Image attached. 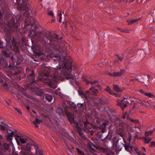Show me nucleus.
I'll use <instances>...</instances> for the list:
<instances>
[{
	"mask_svg": "<svg viewBox=\"0 0 155 155\" xmlns=\"http://www.w3.org/2000/svg\"><path fill=\"white\" fill-rule=\"evenodd\" d=\"M55 58L54 59L55 62L59 63V67L57 68H48L47 70L43 72L44 76L46 77L45 79V82L48 83L51 88L54 89L56 88L54 86L56 82L59 80H61V75L58 74L60 72L63 74L67 79H70L71 84L75 82V76L72 75L71 73V61L69 57L62 58L58 54H54L53 56Z\"/></svg>",
	"mask_w": 155,
	"mask_h": 155,
	"instance_id": "obj_1",
	"label": "nucleus"
},
{
	"mask_svg": "<svg viewBox=\"0 0 155 155\" xmlns=\"http://www.w3.org/2000/svg\"><path fill=\"white\" fill-rule=\"evenodd\" d=\"M15 139L18 145L21 144V143H25L21 145V148L25 150L20 152L22 155H29L31 152V145H35V142L28 137H24L19 136L15 137Z\"/></svg>",
	"mask_w": 155,
	"mask_h": 155,
	"instance_id": "obj_2",
	"label": "nucleus"
},
{
	"mask_svg": "<svg viewBox=\"0 0 155 155\" xmlns=\"http://www.w3.org/2000/svg\"><path fill=\"white\" fill-rule=\"evenodd\" d=\"M15 20L13 18H11L10 21L8 23L7 27L5 26L3 28L4 31H5L6 30L9 31H13L16 30L17 29V25L14 23Z\"/></svg>",
	"mask_w": 155,
	"mask_h": 155,
	"instance_id": "obj_3",
	"label": "nucleus"
},
{
	"mask_svg": "<svg viewBox=\"0 0 155 155\" xmlns=\"http://www.w3.org/2000/svg\"><path fill=\"white\" fill-rule=\"evenodd\" d=\"M4 146L6 150H8L10 153L13 154L14 155H19L15 152V149L12 143H4Z\"/></svg>",
	"mask_w": 155,
	"mask_h": 155,
	"instance_id": "obj_4",
	"label": "nucleus"
},
{
	"mask_svg": "<svg viewBox=\"0 0 155 155\" xmlns=\"http://www.w3.org/2000/svg\"><path fill=\"white\" fill-rule=\"evenodd\" d=\"M18 8L19 10H26V11L24 12V15L25 16H28L29 15V12L28 11V8L26 6H24L23 7L22 5L21 4H19L18 5Z\"/></svg>",
	"mask_w": 155,
	"mask_h": 155,
	"instance_id": "obj_5",
	"label": "nucleus"
},
{
	"mask_svg": "<svg viewBox=\"0 0 155 155\" xmlns=\"http://www.w3.org/2000/svg\"><path fill=\"white\" fill-rule=\"evenodd\" d=\"M33 20L32 18L31 17H28L25 20V27H26L30 25L31 27H32L35 24L33 22H32Z\"/></svg>",
	"mask_w": 155,
	"mask_h": 155,
	"instance_id": "obj_6",
	"label": "nucleus"
},
{
	"mask_svg": "<svg viewBox=\"0 0 155 155\" xmlns=\"http://www.w3.org/2000/svg\"><path fill=\"white\" fill-rule=\"evenodd\" d=\"M32 146H35V150L36 154L38 155H43V151L42 149L39 148L38 146L35 142V145Z\"/></svg>",
	"mask_w": 155,
	"mask_h": 155,
	"instance_id": "obj_7",
	"label": "nucleus"
},
{
	"mask_svg": "<svg viewBox=\"0 0 155 155\" xmlns=\"http://www.w3.org/2000/svg\"><path fill=\"white\" fill-rule=\"evenodd\" d=\"M124 70H122L119 72H114L113 73H109V75L112 77L121 76L124 74Z\"/></svg>",
	"mask_w": 155,
	"mask_h": 155,
	"instance_id": "obj_8",
	"label": "nucleus"
},
{
	"mask_svg": "<svg viewBox=\"0 0 155 155\" xmlns=\"http://www.w3.org/2000/svg\"><path fill=\"white\" fill-rule=\"evenodd\" d=\"M127 124L125 123H123L121 120H118L116 121L115 123V126L117 127H125L126 125Z\"/></svg>",
	"mask_w": 155,
	"mask_h": 155,
	"instance_id": "obj_9",
	"label": "nucleus"
},
{
	"mask_svg": "<svg viewBox=\"0 0 155 155\" xmlns=\"http://www.w3.org/2000/svg\"><path fill=\"white\" fill-rule=\"evenodd\" d=\"M128 97L126 98V97H124V100H117V105L120 106L122 108H124L127 107V105L124 103H123V102L124 100L128 98Z\"/></svg>",
	"mask_w": 155,
	"mask_h": 155,
	"instance_id": "obj_10",
	"label": "nucleus"
},
{
	"mask_svg": "<svg viewBox=\"0 0 155 155\" xmlns=\"http://www.w3.org/2000/svg\"><path fill=\"white\" fill-rule=\"evenodd\" d=\"M98 92V90L96 89L94 87L90 88L89 89V91H87V93H89V94H91L93 95L95 94Z\"/></svg>",
	"mask_w": 155,
	"mask_h": 155,
	"instance_id": "obj_11",
	"label": "nucleus"
},
{
	"mask_svg": "<svg viewBox=\"0 0 155 155\" xmlns=\"http://www.w3.org/2000/svg\"><path fill=\"white\" fill-rule=\"evenodd\" d=\"M113 89L115 91L117 92H122L123 91V89L120 88L117 85L113 84Z\"/></svg>",
	"mask_w": 155,
	"mask_h": 155,
	"instance_id": "obj_12",
	"label": "nucleus"
},
{
	"mask_svg": "<svg viewBox=\"0 0 155 155\" xmlns=\"http://www.w3.org/2000/svg\"><path fill=\"white\" fill-rule=\"evenodd\" d=\"M79 94L82 98H85V99H87L88 98L87 94H89V93H87V91L85 94H84V93L82 92H79Z\"/></svg>",
	"mask_w": 155,
	"mask_h": 155,
	"instance_id": "obj_13",
	"label": "nucleus"
},
{
	"mask_svg": "<svg viewBox=\"0 0 155 155\" xmlns=\"http://www.w3.org/2000/svg\"><path fill=\"white\" fill-rule=\"evenodd\" d=\"M42 122V120H40L37 118L36 119L35 121H33L32 122L35 125L36 127H38V126L37 125V124H39Z\"/></svg>",
	"mask_w": 155,
	"mask_h": 155,
	"instance_id": "obj_14",
	"label": "nucleus"
},
{
	"mask_svg": "<svg viewBox=\"0 0 155 155\" xmlns=\"http://www.w3.org/2000/svg\"><path fill=\"white\" fill-rule=\"evenodd\" d=\"M140 19H136L130 20H128L127 22L129 25H131L135 22L138 21Z\"/></svg>",
	"mask_w": 155,
	"mask_h": 155,
	"instance_id": "obj_15",
	"label": "nucleus"
},
{
	"mask_svg": "<svg viewBox=\"0 0 155 155\" xmlns=\"http://www.w3.org/2000/svg\"><path fill=\"white\" fill-rule=\"evenodd\" d=\"M14 136H15V132L14 131H12L11 133L8 134L7 138L8 140H12V137Z\"/></svg>",
	"mask_w": 155,
	"mask_h": 155,
	"instance_id": "obj_16",
	"label": "nucleus"
},
{
	"mask_svg": "<svg viewBox=\"0 0 155 155\" xmlns=\"http://www.w3.org/2000/svg\"><path fill=\"white\" fill-rule=\"evenodd\" d=\"M45 99L49 102H51L52 99V96L47 94L45 96Z\"/></svg>",
	"mask_w": 155,
	"mask_h": 155,
	"instance_id": "obj_17",
	"label": "nucleus"
},
{
	"mask_svg": "<svg viewBox=\"0 0 155 155\" xmlns=\"http://www.w3.org/2000/svg\"><path fill=\"white\" fill-rule=\"evenodd\" d=\"M83 79L84 81H85L86 82L87 84H88V83H90L91 84H93L97 83V81H93L89 82L85 78H84V77L83 78Z\"/></svg>",
	"mask_w": 155,
	"mask_h": 155,
	"instance_id": "obj_18",
	"label": "nucleus"
},
{
	"mask_svg": "<svg viewBox=\"0 0 155 155\" xmlns=\"http://www.w3.org/2000/svg\"><path fill=\"white\" fill-rule=\"evenodd\" d=\"M75 150L78 152V153L81 155H86V154L84 153L83 151H81L78 148H76Z\"/></svg>",
	"mask_w": 155,
	"mask_h": 155,
	"instance_id": "obj_19",
	"label": "nucleus"
},
{
	"mask_svg": "<svg viewBox=\"0 0 155 155\" xmlns=\"http://www.w3.org/2000/svg\"><path fill=\"white\" fill-rule=\"evenodd\" d=\"M2 51L3 54L6 57H8L9 56V52L8 51H6L5 50H2Z\"/></svg>",
	"mask_w": 155,
	"mask_h": 155,
	"instance_id": "obj_20",
	"label": "nucleus"
},
{
	"mask_svg": "<svg viewBox=\"0 0 155 155\" xmlns=\"http://www.w3.org/2000/svg\"><path fill=\"white\" fill-rule=\"evenodd\" d=\"M105 90L106 91L108 92L111 95L114 94V92L112 91L109 87H107Z\"/></svg>",
	"mask_w": 155,
	"mask_h": 155,
	"instance_id": "obj_21",
	"label": "nucleus"
},
{
	"mask_svg": "<svg viewBox=\"0 0 155 155\" xmlns=\"http://www.w3.org/2000/svg\"><path fill=\"white\" fill-rule=\"evenodd\" d=\"M144 143H148L151 141L152 138L150 137L148 138H144Z\"/></svg>",
	"mask_w": 155,
	"mask_h": 155,
	"instance_id": "obj_22",
	"label": "nucleus"
},
{
	"mask_svg": "<svg viewBox=\"0 0 155 155\" xmlns=\"http://www.w3.org/2000/svg\"><path fill=\"white\" fill-rule=\"evenodd\" d=\"M153 132V131H150L146 132L145 133V137H147L150 135H151L152 134Z\"/></svg>",
	"mask_w": 155,
	"mask_h": 155,
	"instance_id": "obj_23",
	"label": "nucleus"
},
{
	"mask_svg": "<svg viewBox=\"0 0 155 155\" xmlns=\"http://www.w3.org/2000/svg\"><path fill=\"white\" fill-rule=\"evenodd\" d=\"M58 16L59 17V21L61 22V20L62 19V13L61 12L60 10H58Z\"/></svg>",
	"mask_w": 155,
	"mask_h": 155,
	"instance_id": "obj_24",
	"label": "nucleus"
},
{
	"mask_svg": "<svg viewBox=\"0 0 155 155\" xmlns=\"http://www.w3.org/2000/svg\"><path fill=\"white\" fill-rule=\"evenodd\" d=\"M68 119L71 124L74 123V119L73 117L71 116H68Z\"/></svg>",
	"mask_w": 155,
	"mask_h": 155,
	"instance_id": "obj_25",
	"label": "nucleus"
},
{
	"mask_svg": "<svg viewBox=\"0 0 155 155\" xmlns=\"http://www.w3.org/2000/svg\"><path fill=\"white\" fill-rule=\"evenodd\" d=\"M31 73L30 74H29V77L30 78H31L33 79L34 78V71L32 70L31 71Z\"/></svg>",
	"mask_w": 155,
	"mask_h": 155,
	"instance_id": "obj_26",
	"label": "nucleus"
},
{
	"mask_svg": "<svg viewBox=\"0 0 155 155\" xmlns=\"http://www.w3.org/2000/svg\"><path fill=\"white\" fill-rule=\"evenodd\" d=\"M144 94L146 96H148L150 98H152L153 97H154V96L153 94H152L150 93H147L146 92V93H144Z\"/></svg>",
	"mask_w": 155,
	"mask_h": 155,
	"instance_id": "obj_27",
	"label": "nucleus"
},
{
	"mask_svg": "<svg viewBox=\"0 0 155 155\" xmlns=\"http://www.w3.org/2000/svg\"><path fill=\"white\" fill-rule=\"evenodd\" d=\"M12 45L14 46L15 48H17L18 47V43L17 42H16L14 39L12 41Z\"/></svg>",
	"mask_w": 155,
	"mask_h": 155,
	"instance_id": "obj_28",
	"label": "nucleus"
},
{
	"mask_svg": "<svg viewBox=\"0 0 155 155\" xmlns=\"http://www.w3.org/2000/svg\"><path fill=\"white\" fill-rule=\"evenodd\" d=\"M57 112L59 114L63 113L62 109L61 108H58L57 109Z\"/></svg>",
	"mask_w": 155,
	"mask_h": 155,
	"instance_id": "obj_29",
	"label": "nucleus"
},
{
	"mask_svg": "<svg viewBox=\"0 0 155 155\" xmlns=\"http://www.w3.org/2000/svg\"><path fill=\"white\" fill-rule=\"evenodd\" d=\"M100 128L102 129V133H104L106 131V128L105 127H103L102 126H100Z\"/></svg>",
	"mask_w": 155,
	"mask_h": 155,
	"instance_id": "obj_30",
	"label": "nucleus"
},
{
	"mask_svg": "<svg viewBox=\"0 0 155 155\" xmlns=\"http://www.w3.org/2000/svg\"><path fill=\"white\" fill-rule=\"evenodd\" d=\"M14 108L21 115H22V112L21 111V110L20 109H18L17 107H14Z\"/></svg>",
	"mask_w": 155,
	"mask_h": 155,
	"instance_id": "obj_31",
	"label": "nucleus"
},
{
	"mask_svg": "<svg viewBox=\"0 0 155 155\" xmlns=\"http://www.w3.org/2000/svg\"><path fill=\"white\" fill-rule=\"evenodd\" d=\"M144 103H145V105H145L148 107H151V105H150V104L148 102H146L145 101H144Z\"/></svg>",
	"mask_w": 155,
	"mask_h": 155,
	"instance_id": "obj_32",
	"label": "nucleus"
},
{
	"mask_svg": "<svg viewBox=\"0 0 155 155\" xmlns=\"http://www.w3.org/2000/svg\"><path fill=\"white\" fill-rule=\"evenodd\" d=\"M130 120L136 124L139 123V121L138 120H133L130 119Z\"/></svg>",
	"mask_w": 155,
	"mask_h": 155,
	"instance_id": "obj_33",
	"label": "nucleus"
},
{
	"mask_svg": "<svg viewBox=\"0 0 155 155\" xmlns=\"http://www.w3.org/2000/svg\"><path fill=\"white\" fill-rule=\"evenodd\" d=\"M6 127H5L2 125H0V129H1L2 130H6Z\"/></svg>",
	"mask_w": 155,
	"mask_h": 155,
	"instance_id": "obj_34",
	"label": "nucleus"
},
{
	"mask_svg": "<svg viewBox=\"0 0 155 155\" xmlns=\"http://www.w3.org/2000/svg\"><path fill=\"white\" fill-rule=\"evenodd\" d=\"M108 123L107 121H106L104 122L102 125H101L100 126H102L103 127H106V125L108 124Z\"/></svg>",
	"mask_w": 155,
	"mask_h": 155,
	"instance_id": "obj_35",
	"label": "nucleus"
},
{
	"mask_svg": "<svg viewBox=\"0 0 155 155\" xmlns=\"http://www.w3.org/2000/svg\"><path fill=\"white\" fill-rule=\"evenodd\" d=\"M125 148V150H129V145H128L127 144H125L124 145Z\"/></svg>",
	"mask_w": 155,
	"mask_h": 155,
	"instance_id": "obj_36",
	"label": "nucleus"
},
{
	"mask_svg": "<svg viewBox=\"0 0 155 155\" xmlns=\"http://www.w3.org/2000/svg\"><path fill=\"white\" fill-rule=\"evenodd\" d=\"M48 15H51L52 16V17H53V18H55V16L54 15V14L53 12L52 11H50L49 13H48Z\"/></svg>",
	"mask_w": 155,
	"mask_h": 155,
	"instance_id": "obj_37",
	"label": "nucleus"
},
{
	"mask_svg": "<svg viewBox=\"0 0 155 155\" xmlns=\"http://www.w3.org/2000/svg\"><path fill=\"white\" fill-rule=\"evenodd\" d=\"M119 135L123 138V140H124V141H125V140L124 138L125 137L124 134L123 133H122L119 134Z\"/></svg>",
	"mask_w": 155,
	"mask_h": 155,
	"instance_id": "obj_38",
	"label": "nucleus"
},
{
	"mask_svg": "<svg viewBox=\"0 0 155 155\" xmlns=\"http://www.w3.org/2000/svg\"><path fill=\"white\" fill-rule=\"evenodd\" d=\"M118 57L119 60L120 61H122L124 59V57L123 56H120L118 55Z\"/></svg>",
	"mask_w": 155,
	"mask_h": 155,
	"instance_id": "obj_39",
	"label": "nucleus"
},
{
	"mask_svg": "<svg viewBox=\"0 0 155 155\" xmlns=\"http://www.w3.org/2000/svg\"><path fill=\"white\" fill-rule=\"evenodd\" d=\"M8 37H9L8 38H6V41L7 42H8V43H9L10 41L11 40V36H10V35H9Z\"/></svg>",
	"mask_w": 155,
	"mask_h": 155,
	"instance_id": "obj_40",
	"label": "nucleus"
},
{
	"mask_svg": "<svg viewBox=\"0 0 155 155\" xmlns=\"http://www.w3.org/2000/svg\"><path fill=\"white\" fill-rule=\"evenodd\" d=\"M114 94H113L112 95L115 96L116 97H120L121 96V95L120 94H117L116 93L114 92Z\"/></svg>",
	"mask_w": 155,
	"mask_h": 155,
	"instance_id": "obj_41",
	"label": "nucleus"
},
{
	"mask_svg": "<svg viewBox=\"0 0 155 155\" xmlns=\"http://www.w3.org/2000/svg\"><path fill=\"white\" fill-rule=\"evenodd\" d=\"M132 137V136L131 135V134H129V137L128 138V140L129 142H130L131 141Z\"/></svg>",
	"mask_w": 155,
	"mask_h": 155,
	"instance_id": "obj_42",
	"label": "nucleus"
},
{
	"mask_svg": "<svg viewBox=\"0 0 155 155\" xmlns=\"http://www.w3.org/2000/svg\"><path fill=\"white\" fill-rule=\"evenodd\" d=\"M88 124V122H85L84 123V126L87 128L88 127V126H87V125Z\"/></svg>",
	"mask_w": 155,
	"mask_h": 155,
	"instance_id": "obj_43",
	"label": "nucleus"
},
{
	"mask_svg": "<svg viewBox=\"0 0 155 155\" xmlns=\"http://www.w3.org/2000/svg\"><path fill=\"white\" fill-rule=\"evenodd\" d=\"M3 86H4V87H5V88L6 89H7V87L8 88V84H7L6 83H5V84H4L3 85Z\"/></svg>",
	"mask_w": 155,
	"mask_h": 155,
	"instance_id": "obj_44",
	"label": "nucleus"
},
{
	"mask_svg": "<svg viewBox=\"0 0 155 155\" xmlns=\"http://www.w3.org/2000/svg\"><path fill=\"white\" fill-rule=\"evenodd\" d=\"M5 102L6 103V104L5 105L6 106H9L10 105V104L8 102H7V101H5Z\"/></svg>",
	"mask_w": 155,
	"mask_h": 155,
	"instance_id": "obj_45",
	"label": "nucleus"
},
{
	"mask_svg": "<svg viewBox=\"0 0 155 155\" xmlns=\"http://www.w3.org/2000/svg\"><path fill=\"white\" fill-rule=\"evenodd\" d=\"M83 105V104H78V107H81Z\"/></svg>",
	"mask_w": 155,
	"mask_h": 155,
	"instance_id": "obj_46",
	"label": "nucleus"
},
{
	"mask_svg": "<svg viewBox=\"0 0 155 155\" xmlns=\"http://www.w3.org/2000/svg\"><path fill=\"white\" fill-rule=\"evenodd\" d=\"M144 101H140V104L142 105H145V103H144Z\"/></svg>",
	"mask_w": 155,
	"mask_h": 155,
	"instance_id": "obj_47",
	"label": "nucleus"
},
{
	"mask_svg": "<svg viewBox=\"0 0 155 155\" xmlns=\"http://www.w3.org/2000/svg\"><path fill=\"white\" fill-rule=\"evenodd\" d=\"M44 38V37H43L42 39L39 38H38V41H43V39Z\"/></svg>",
	"mask_w": 155,
	"mask_h": 155,
	"instance_id": "obj_48",
	"label": "nucleus"
},
{
	"mask_svg": "<svg viewBox=\"0 0 155 155\" xmlns=\"http://www.w3.org/2000/svg\"><path fill=\"white\" fill-rule=\"evenodd\" d=\"M118 29L121 31L124 32V30L123 29H121V28H118Z\"/></svg>",
	"mask_w": 155,
	"mask_h": 155,
	"instance_id": "obj_49",
	"label": "nucleus"
},
{
	"mask_svg": "<svg viewBox=\"0 0 155 155\" xmlns=\"http://www.w3.org/2000/svg\"><path fill=\"white\" fill-rule=\"evenodd\" d=\"M131 132H133L134 131V130H133V129L132 127H131L130 128Z\"/></svg>",
	"mask_w": 155,
	"mask_h": 155,
	"instance_id": "obj_50",
	"label": "nucleus"
},
{
	"mask_svg": "<svg viewBox=\"0 0 155 155\" xmlns=\"http://www.w3.org/2000/svg\"><path fill=\"white\" fill-rule=\"evenodd\" d=\"M140 91L141 93H142L144 94V93L145 92L143 91L142 90H140Z\"/></svg>",
	"mask_w": 155,
	"mask_h": 155,
	"instance_id": "obj_51",
	"label": "nucleus"
},
{
	"mask_svg": "<svg viewBox=\"0 0 155 155\" xmlns=\"http://www.w3.org/2000/svg\"><path fill=\"white\" fill-rule=\"evenodd\" d=\"M149 146L150 147H153V145L152 144V142H151V143H150V144L149 145Z\"/></svg>",
	"mask_w": 155,
	"mask_h": 155,
	"instance_id": "obj_52",
	"label": "nucleus"
},
{
	"mask_svg": "<svg viewBox=\"0 0 155 155\" xmlns=\"http://www.w3.org/2000/svg\"><path fill=\"white\" fill-rule=\"evenodd\" d=\"M153 146L155 147V142H152Z\"/></svg>",
	"mask_w": 155,
	"mask_h": 155,
	"instance_id": "obj_53",
	"label": "nucleus"
},
{
	"mask_svg": "<svg viewBox=\"0 0 155 155\" xmlns=\"http://www.w3.org/2000/svg\"><path fill=\"white\" fill-rule=\"evenodd\" d=\"M2 42H1L0 41V47L1 48H2V47H1V45H2Z\"/></svg>",
	"mask_w": 155,
	"mask_h": 155,
	"instance_id": "obj_54",
	"label": "nucleus"
},
{
	"mask_svg": "<svg viewBox=\"0 0 155 155\" xmlns=\"http://www.w3.org/2000/svg\"><path fill=\"white\" fill-rule=\"evenodd\" d=\"M124 32H126V33H129V32L127 30H124Z\"/></svg>",
	"mask_w": 155,
	"mask_h": 155,
	"instance_id": "obj_55",
	"label": "nucleus"
},
{
	"mask_svg": "<svg viewBox=\"0 0 155 155\" xmlns=\"http://www.w3.org/2000/svg\"><path fill=\"white\" fill-rule=\"evenodd\" d=\"M20 2V0H17V3H19Z\"/></svg>",
	"mask_w": 155,
	"mask_h": 155,
	"instance_id": "obj_56",
	"label": "nucleus"
},
{
	"mask_svg": "<svg viewBox=\"0 0 155 155\" xmlns=\"http://www.w3.org/2000/svg\"><path fill=\"white\" fill-rule=\"evenodd\" d=\"M2 68V67L1 65V63H0V69H1Z\"/></svg>",
	"mask_w": 155,
	"mask_h": 155,
	"instance_id": "obj_57",
	"label": "nucleus"
},
{
	"mask_svg": "<svg viewBox=\"0 0 155 155\" xmlns=\"http://www.w3.org/2000/svg\"><path fill=\"white\" fill-rule=\"evenodd\" d=\"M147 77H148V78H150V75H147Z\"/></svg>",
	"mask_w": 155,
	"mask_h": 155,
	"instance_id": "obj_58",
	"label": "nucleus"
},
{
	"mask_svg": "<svg viewBox=\"0 0 155 155\" xmlns=\"http://www.w3.org/2000/svg\"><path fill=\"white\" fill-rule=\"evenodd\" d=\"M58 35H56V39H58Z\"/></svg>",
	"mask_w": 155,
	"mask_h": 155,
	"instance_id": "obj_59",
	"label": "nucleus"
},
{
	"mask_svg": "<svg viewBox=\"0 0 155 155\" xmlns=\"http://www.w3.org/2000/svg\"><path fill=\"white\" fill-rule=\"evenodd\" d=\"M2 136L1 135H0V139H2Z\"/></svg>",
	"mask_w": 155,
	"mask_h": 155,
	"instance_id": "obj_60",
	"label": "nucleus"
},
{
	"mask_svg": "<svg viewBox=\"0 0 155 155\" xmlns=\"http://www.w3.org/2000/svg\"><path fill=\"white\" fill-rule=\"evenodd\" d=\"M27 108L28 109V110H29V107L28 106H27Z\"/></svg>",
	"mask_w": 155,
	"mask_h": 155,
	"instance_id": "obj_61",
	"label": "nucleus"
},
{
	"mask_svg": "<svg viewBox=\"0 0 155 155\" xmlns=\"http://www.w3.org/2000/svg\"><path fill=\"white\" fill-rule=\"evenodd\" d=\"M123 118H124V119L125 118V115H123Z\"/></svg>",
	"mask_w": 155,
	"mask_h": 155,
	"instance_id": "obj_62",
	"label": "nucleus"
},
{
	"mask_svg": "<svg viewBox=\"0 0 155 155\" xmlns=\"http://www.w3.org/2000/svg\"><path fill=\"white\" fill-rule=\"evenodd\" d=\"M54 21H55V20H54V19H52V22H54Z\"/></svg>",
	"mask_w": 155,
	"mask_h": 155,
	"instance_id": "obj_63",
	"label": "nucleus"
},
{
	"mask_svg": "<svg viewBox=\"0 0 155 155\" xmlns=\"http://www.w3.org/2000/svg\"><path fill=\"white\" fill-rule=\"evenodd\" d=\"M142 154L143 155H146L144 153H142Z\"/></svg>",
	"mask_w": 155,
	"mask_h": 155,
	"instance_id": "obj_64",
	"label": "nucleus"
}]
</instances>
